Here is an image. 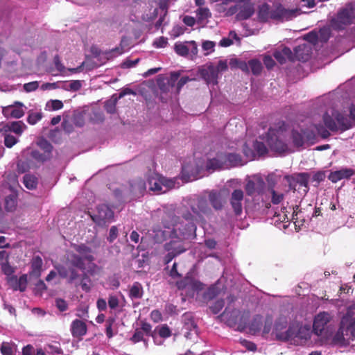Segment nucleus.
Listing matches in <instances>:
<instances>
[{"instance_id":"obj_1","label":"nucleus","mask_w":355,"mask_h":355,"mask_svg":"<svg viewBox=\"0 0 355 355\" xmlns=\"http://www.w3.org/2000/svg\"><path fill=\"white\" fill-rule=\"evenodd\" d=\"M349 119L338 111L332 110L331 114L326 112L323 116L325 126L331 131L338 130H346L352 127L355 122V105H351L349 108Z\"/></svg>"},{"instance_id":"obj_2","label":"nucleus","mask_w":355,"mask_h":355,"mask_svg":"<svg viewBox=\"0 0 355 355\" xmlns=\"http://www.w3.org/2000/svg\"><path fill=\"white\" fill-rule=\"evenodd\" d=\"M287 125L284 121H279L273 127L270 128L266 135V141L272 150L279 153L287 150Z\"/></svg>"},{"instance_id":"obj_3","label":"nucleus","mask_w":355,"mask_h":355,"mask_svg":"<svg viewBox=\"0 0 355 355\" xmlns=\"http://www.w3.org/2000/svg\"><path fill=\"white\" fill-rule=\"evenodd\" d=\"M85 259L75 253L68 254L67 261L64 265L55 266L58 275L62 278L68 279L69 283H73L78 279L79 275L75 268L80 270L85 269Z\"/></svg>"},{"instance_id":"obj_4","label":"nucleus","mask_w":355,"mask_h":355,"mask_svg":"<svg viewBox=\"0 0 355 355\" xmlns=\"http://www.w3.org/2000/svg\"><path fill=\"white\" fill-rule=\"evenodd\" d=\"M148 189L157 194L167 192L175 188V180L167 179L155 172H150L147 175Z\"/></svg>"},{"instance_id":"obj_5","label":"nucleus","mask_w":355,"mask_h":355,"mask_svg":"<svg viewBox=\"0 0 355 355\" xmlns=\"http://www.w3.org/2000/svg\"><path fill=\"white\" fill-rule=\"evenodd\" d=\"M354 18L355 8L350 3L338 12L337 17L331 20V26L342 29L344 26L350 24Z\"/></svg>"},{"instance_id":"obj_6","label":"nucleus","mask_w":355,"mask_h":355,"mask_svg":"<svg viewBox=\"0 0 355 355\" xmlns=\"http://www.w3.org/2000/svg\"><path fill=\"white\" fill-rule=\"evenodd\" d=\"M179 290L184 291L185 295L193 297L196 293L202 290L203 284L191 277H186L177 283Z\"/></svg>"},{"instance_id":"obj_7","label":"nucleus","mask_w":355,"mask_h":355,"mask_svg":"<svg viewBox=\"0 0 355 355\" xmlns=\"http://www.w3.org/2000/svg\"><path fill=\"white\" fill-rule=\"evenodd\" d=\"M196 226L193 222L186 220L184 224L176 225L173 228L171 236L179 239H189L195 234Z\"/></svg>"},{"instance_id":"obj_8","label":"nucleus","mask_w":355,"mask_h":355,"mask_svg":"<svg viewBox=\"0 0 355 355\" xmlns=\"http://www.w3.org/2000/svg\"><path fill=\"white\" fill-rule=\"evenodd\" d=\"M92 218L98 225L104 226L112 220L114 212L107 205H101L97 207L96 213Z\"/></svg>"},{"instance_id":"obj_9","label":"nucleus","mask_w":355,"mask_h":355,"mask_svg":"<svg viewBox=\"0 0 355 355\" xmlns=\"http://www.w3.org/2000/svg\"><path fill=\"white\" fill-rule=\"evenodd\" d=\"M299 14L297 9H286L282 5H279L272 9L270 17L276 20L288 21L296 17Z\"/></svg>"},{"instance_id":"obj_10","label":"nucleus","mask_w":355,"mask_h":355,"mask_svg":"<svg viewBox=\"0 0 355 355\" xmlns=\"http://www.w3.org/2000/svg\"><path fill=\"white\" fill-rule=\"evenodd\" d=\"M26 109L23 103L15 101L12 105L3 107L2 114L7 118L20 119L24 115Z\"/></svg>"},{"instance_id":"obj_11","label":"nucleus","mask_w":355,"mask_h":355,"mask_svg":"<svg viewBox=\"0 0 355 355\" xmlns=\"http://www.w3.org/2000/svg\"><path fill=\"white\" fill-rule=\"evenodd\" d=\"M165 250L168 252L164 257L166 263H168L176 256L186 250L182 243L179 241H171L164 245Z\"/></svg>"},{"instance_id":"obj_12","label":"nucleus","mask_w":355,"mask_h":355,"mask_svg":"<svg viewBox=\"0 0 355 355\" xmlns=\"http://www.w3.org/2000/svg\"><path fill=\"white\" fill-rule=\"evenodd\" d=\"M244 200V192L240 189H234L230 198V203L234 213L240 216L243 211V202Z\"/></svg>"},{"instance_id":"obj_13","label":"nucleus","mask_w":355,"mask_h":355,"mask_svg":"<svg viewBox=\"0 0 355 355\" xmlns=\"http://www.w3.org/2000/svg\"><path fill=\"white\" fill-rule=\"evenodd\" d=\"M315 139V134L310 130H293L292 132V139L295 146L300 147L304 145L306 141H311Z\"/></svg>"},{"instance_id":"obj_14","label":"nucleus","mask_w":355,"mask_h":355,"mask_svg":"<svg viewBox=\"0 0 355 355\" xmlns=\"http://www.w3.org/2000/svg\"><path fill=\"white\" fill-rule=\"evenodd\" d=\"M331 320V316L327 312H321L318 313L314 318L313 331L318 336L322 335V331L325 329L326 325Z\"/></svg>"},{"instance_id":"obj_15","label":"nucleus","mask_w":355,"mask_h":355,"mask_svg":"<svg viewBox=\"0 0 355 355\" xmlns=\"http://www.w3.org/2000/svg\"><path fill=\"white\" fill-rule=\"evenodd\" d=\"M239 11L236 15V18L239 20H245L250 18L254 12V4L251 0H239Z\"/></svg>"},{"instance_id":"obj_16","label":"nucleus","mask_w":355,"mask_h":355,"mask_svg":"<svg viewBox=\"0 0 355 355\" xmlns=\"http://www.w3.org/2000/svg\"><path fill=\"white\" fill-rule=\"evenodd\" d=\"M9 286L14 291H19L24 292L27 286L28 278L26 275H22L19 278L13 275L8 279Z\"/></svg>"},{"instance_id":"obj_17","label":"nucleus","mask_w":355,"mask_h":355,"mask_svg":"<svg viewBox=\"0 0 355 355\" xmlns=\"http://www.w3.org/2000/svg\"><path fill=\"white\" fill-rule=\"evenodd\" d=\"M200 75L207 84L212 83L216 85L218 83L217 79L218 70L213 65H209L207 67L201 69Z\"/></svg>"},{"instance_id":"obj_18","label":"nucleus","mask_w":355,"mask_h":355,"mask_svg":"<svg viewBox=\"0 0 355 355\" xmlns=\"http://www.w3.org/2000/svg\"><path fill=\"white\" fill-rule=\"evenodd\" d=\"M70 329L74 338L81 339L87 334V327L85 322L76 319L72 321Z\"/></svg>"},{"instance_id":"obj_19","label":"nucleus","mask_w":355,"mask_h":355,"mask_svg":"<svg viewBox=\"0 0 355 355\" xmlns=\"http://www.w3.org/2000/svg\"><path fill=\"white\" fill-rule=\"evenodd\" d=\"M311 48L305 44L299 45L294 49L293 57L295 60L306 62L310 58Z\"/></svg>"},{"instance_id":"obj_20","label":"nucleus","mask_w":355,"mask_h":355,"mask_svg":"<svg viewBox=\"0 0 355 355\" xmlns=\"http://www.w3.org/2000/svg\"><path fill=\"white\" fill-rule=\"evenodd\" d=\"M264 184V182L260 179H257L256 181L250 180L247 182L245 189L247 194L252 196L255 193L259 194L262 191Z\"/></svg>"},{"instance_id":"obj_21","label":"nucleus","mask_w":355,"mask_h":355,"mask_svg":"<svg viewBox=\"0 0 355 355\" xmlns=\"http://www.w3.org/2000/svg\"><path fill=\"white\" fill-rule=\"evenodd\" d=\"M223 159L226 168L243 166L244 164L241 156L237 153H223Z\"/></svg>"},{"instance_id":"obj_22","label":"nucleus","mask_w":355,"mask_h":355,"mask_svg":"<svg viewBox=\"0 0 355 355\" xmlns=\"http://www.w3.org/2000/svg\"><path fill=\"white\" fill-rule=\"evenodd\" d=\"M273 56L280 64H284L287 60L294 61L293 52L290 48L286 46L281 50L275 51Z\"/></svg>"},{"instance_id":"obj_23","label":"nucleus","mask_w":355,"mask_h":355,"mask_svg":"<svg viewBox=\"0 0 355 355\" xmlns=\"http://www.w3.org/2000/svg\"><path fill=\"white\" fill-rule=\"evenodd\" d=\"M354 174V171L351 168H341L338 171L331 172L329 175V180L332 182H337L342 179L349 178Z\"/></svg>"},{"instance_id":"obj_24","label":"nucleus","mask_w":355,"mask_h":355,"mask_svg":"<svg viewBox=\"0 0 355 355\" xmlns=\"http://www.w3.org/2000/svg\"><path fill=\"white\" fill-rule=\"evenodd\" d=\"M206 167L208 171L225 169L223 153L218 154L216 157L209 159L207 162Z\"/></svg>"},{"instance_id":"obj_25","label":"nucleus","mask_w":355,"mask_h":355,"mask_svg":"<svg viewBox=\"0 0 355 355\" xmlns=\"http://www.w3.org/2000/svg\"><path fill=\"white\" fill-rule=\"evenodd\" d=\"M146 187V182L141 179H138L131 184V192L135 198H140L145 193Z\"/></svg>"},{"instance_id":"obj_26","label":"nucleus","mask_w":355,"mask_h":355,"mask_svg":"<svg viewBox=\"0 0 355 355\" xmlns=\"http://www.w3.org/2000/svg\"><path fill=\"white\" fill-rule=\"evenodd\" d=\"M208 199L211 205L215 210L218 211L223 209V203L222 197L218 191L214 190L211 191L209 193Z\"/></svg>"},{"instance_id":"obj_27","label":"nucleus","mask_w":355,"mask_h":355,"mask_svg":"<svg viewBox=\"0 0 355 355\" xmlns=\"http://www.w3.org/2000/svg\"><path fill=\"white\" fill-rule=\"evenodd\" d=\"M26 128V125L21 121L9 123L3 127L5 132L10 131L18 135H21Z\"/></svg>"},{"instance_id":"obj_28","label":"nucleus","mask_w":355,"mask_h":355,"mask_svg":"<svg viewBox=\"0 0 355 355\" xmlns=\"http://www.w3.org/2000/svg\"><path fill=\"white\" fill-rule=\"evenodd\" d=\"M73 248L80 254V256L83 258V259L89 262L94 260V257L92 254V250L91 248L85 244H76L73 245Z\"/></svg>"},{"instance_id":"obj_29","label":"nucleus","mask_w":355,"mask_h":355,"mask_svg":"<svg viewBox=\"0 0 355 355\" xmlns=\"http://www.w3.org/2000/svg\"><path fill=\"white\" fill-rule=\"evenodd\" d=\"M343 326L347 327V331L350 334L352 340H355V318L346 315L342 318Z\"/></svg>"},{"instance_id":"obj_30","label":"nucleus","mask_w":355,"mask_h":355,"mask_svg":"<svg viewBox=\"0 0 355 355\" xmlns=\"http://www.w3.org/2000/svg\"><path fill=\"white\" fill-rule=\"evenodd\" d=\"M197 209L198 211H196L194 208L193 210L194 212L197 214H203L207 216H209L212 214L211 209L210 208L207 200L205 198H199L197 202Z\"/></svg>"},{"instance_id":"obj_31","label":"nucleus","mask_w":355,"mask_h":355,"mask_svg":"<svg viewBox=\"0 0 355 355\" xmlns=\"http://www.w3.org/2000/svg\"><path fill=\"white\" fill-rule=\"evenodd\" d=\"M144 290L139 282H135L130 288L129 297L132 299H140L142 297Z\"/></svg>"},{"instance_id":"obj_32","label":"nucleus","mask_w":355,"mask_h":355,"mask_svg":"<svg viewBox=\"0 0 355 355\" xmlns=\"http://www.w3.org/2000/svg\"><path fill=\"white\" fill-rule=\"evenodd\" d=\"M295 182L297 184L304 187V192L306 194L309 191V175L307 173H300L295 175Z\"/></svg>"},{"instance_id":"obj_33","label":"nucleus","mask_w":355,"mask_h":355,"mask_svg":"<svg viewBox=\"0 0 355 355\" xmlns=\"http://www.w3.org/2000/svg\"><path fill=\"white\" fill-rule=\"evenodd\" d=\"M303 329L302 328L298 329L297 327L295 326H290L288 329L286 331L284 335L279 336L278 337L280 338H284L285 340H290L295 338L301 337L300 334Z\"/></svg>"},{"instance_id":"obj_34","label":"nucleus","mask_w":355,"mask_h":355,"mask_svg":"<svg viewBox=\"0 0 355 355\" xmlns=\"http://www.w3.org/2000/svg\"><path fill=\"white\" fill-rule=\"evenodd\" d=\"M0 351L2 355H15L17 351V347L14 343L3 342Z\"/></svg>"},{"instance_id":"obj_35","label":"nucleus","mask_w":355,"mask_h":355,"mask_svg":"<svg viewBox=\"0 0 355 355\" xmlns=\"http://www.w3.org/2000/svg\"><path fill=\"white\" fill-rule=\"evenodd\" d=\"M43 264L42 259L39 256H35L32 259L31 274L37 277H39L41 275V269Z\"/></svg>"},{"instance_id":"obj_36","label":"nucleus","mask_w":355,"mask_h":355,"mask_svg":"<svg viewBox=\"0 0 355 355\" xmlns=\"http://www.w3.org/2000/svg\"><path fill=\"white\" fill-rule=\"evenodd\" d=\"M23 183L28 189H34L37 185V178L31 174H26L23 178Z\"/></svg>"},{"instance_id":"obj_37","label":"nucleus","mask_w":355,"mask_h":355,"mask_svg":"<svg viewBox=\"0 0 355 355\" xmlns=\"http://www.w3.org/2000/svg\"><path fill=\"white\" fill-rule=\"evenodd\" d=\"M262 327V317L259 315H255L250 324V331L256 334L261 330Z\"/></svg>"},{"instance_id":"obj_38","label":"nucleus","mask_w":355,"mask_h":355,"mask_svg":"<svg viewBox=\"0 0 355 355\" xmlns=\"http://www.w3.org/2000/svg\"><path fill=\"white\" fill-rule=\"evenodd\" d=\"M272 12V9H270V6L268 4H263L259 9V17L261 21H267L269 19H271L270 14Z\"/></svg>"},{"instance_id":"obj_39","label":"nucleus","mask_w":355,"mask_h":355,"mask_svg":"<svg viewBox=\"0 0 355 355\" xmlns=\"http://www.w3.org/2000/svg\"><path fill=\"white\" fill-rule=\"evenodd\" d=\"M196 15L198 21L200 23H203L208 17L211 16V12L207 8L200 7L196 10Z\"/></svg>"},{"instance_id":"obj_40","label":"nucleus","mask_w":355,"mask_h":355,"mask_svg":"<svg viewBox=\"0 0 355 355\" xmlns=\"http://www.w3.org/2000/svg\"><path fill=\"white\" fill-rule=\"evenodd\" d=\"M249 67L254 75H259L262 70L261 62L257 59H252L249 60Z\"/></svg>"},{"instance_id":"obj_41","label":"nucleus","mask_w":355,"mask_h":355,"mask_svg":"<svg viewBox=\"0 0 355 355\" xmlns=\"http://www.w3.org/2000/svg\"><path fill=\"white\" fill-rule=\"evenodd\" d=\"M345 335L348 336L347 327L343 326L342 320L340 321V327L334 336V340L338 342H343L345 340Z\"/></svg>"},{"instance_id":"obj_42","label":"nucleus","mask_w":355,"mask_h":355,"mask_svg":"<svg viewBox=\"0 0 355 355\" xmlns=\"http://www.w3.org/2000/svg\"><path fill=\"white\" fill-rule=\"evenodd\" d=\"M37 145L42 150H44V154H48V156L51 157L53 146L47 140L41 139L37 142Z\"/></svg>"},{"instance_id":"obj_43","label":"nucleus","mask_w":355,"mask_h":355,"mask_svg":"<svg viewBox=\"0 0 355 355\" xmlns=\"http://www.w3.org/2000/svg\"><path fill=\"white\" fill-rule=\"evenodd\" d=\"M174 49L177 54L182 55V56L187 55L189 54V51L187 46L182 42L175 43Z\"/></svg>"},{"instance_id":"obj_44","label":"nucleus","mask_w":355,"mask_h":355,"mask_svg":"<svg viewBox=\"0 0 355 355\" xmlns=\"http://www.w3.org/2000/svg\"><path fill=\"white\" fill-rule=\"evenodd\" d=\"M42 118V112H30L27 117V122L31 125L36 124Z\"/></svg>"},{"instance_id":"obj_45","label":"nucleus","mask_w":355,"mask_h":355,"mask_svg":"<svg viewBox=\"0 0 355 355\" xmlns=\"http://www.w3.org/2000/svg\"><path fill=\"white\" fill-rule=\"evenodd\" d=\"M31 156L37 162H44L50 159L48 154L42 153L37 150H33L31 153Z\"/></svg>"},{"instance_id":"obj_46","label":"nucleus","mask_w":355,"mask_h":355,"mask_svg":"<svg viewBox=\"0 0 355 355\" xmlns=\"http://www.w3.org/2000/svg\"><path fill=\"white\" fill-rule=\"evenodd\" d=\"M317 34L318 36V41L326 42L330 37V29L329 28L324 27L321 28Z\"/></svg>"},{"instance_id":"obj_47","label":"nucleus","mask_w":355,"mask_h":355,"mask_svg":"<svg viewBox=\"0 0 355 355\" xmlns=\"http://www.w3.org/2000/svg\"><path fill=\"white\" fill-rule=\"evenodd\" d=\"M271 202L274 205L279 204L284 198V195L282 193L277 192L275 189L270 190Z\"/></svg>"},{"instance_id":"obj_48","label":"nucleus","mask_w":355,"mask_h":355,"mask_svg":"<svg viewBox=\"0 0 355 355\" xmlns=\"http://www.w3.org/2000/svg\"><path fill=\"white\" fill-rule=\"evenodd\" d=\"M49 110H58L63 107V103L60 100H50L46 103Z\"/></svg>"},{"instance_id":"obj_49","label":"nucleus","mask_w":355,"mask_h":355,"mask_svg":"<svg viewBox=\"0 0 355 355\" xmlns=\"http://www.w3.org/2000/svg\"><path fill=\"white\" fill-rule=\"evenodd\" d=\"M18 141V139L10 134H6L4 136V145L7 148H12Z\"/></svg>"},{"instance_id":"obj_50","label":"nucleus","mask_w":355,"mask_h":355,"mask_svg":"<svg viewBox=\"0 0 355 355\" xmlns=\"http://www.w3.org/2000/svg\"><path fill=\"white\" fill-rule=\"evenodd\" d=\"M80 285L83 291L87 293L91 289V279L88 276L84 275L81 279Z\"/></svg>"},{"instance_id":"obj_51","label":"nucleus","mask_w":355,"mask_h":355,"mask_svg":"<svg viewBox=\"0 0 355 355\" xmlns=\"http://www.w3.org/2000/svg\"><path fill=\"white\" fill-rule=\"evenodd\" d=\"M16 206V202L13 196H7L5 199V208L7 211H12Z\"/></svg>"},{"instance_id":"obj_52","label":"nucleus","mask_w":355,"mask_h":355,"mask_svg":"<svg viewBox=\"0 0 355 355\" xmlns=\"http://www.w3.org/2000/svg\"><path fill=\"white\" fill-rule=\"evenodd\" d=\"M286 207H283L281 209V213L275 212L274 214V219H275V222H284L286 220H288V218L286 214Z\"/></svg>"},{"instance_id":"obj_53","label":"nucleus","mask_w":355,"mask_h":355,"mask_svg":"<svg viewBox=\"0 0 355 355\" xmlns=\"http://www.w3.org/2000/svg\"><path fill=\"white\" fill-rule=\"evenodd\" d=\"M184 329L187 331L195 330L197 327L196 322L191 318H188L187 315H184Z\"/></svg>"},{"instance_id":"obj_54","label":"nucleus","mask_w":355,"mask_h":355,"mask_svg":"<svg viewBox=\"0 0 355 355\" xmlns=\"http://www.w3.org/2000/svg\"><path fill=\"white\" fill-rule=\"evenodd\" d=\"M254 150L259 155H263L267 153V148L262 141H256L253 144Z\"/></svg>"},{"instance_id":"obj_55","label":"nucleus","mask_w":355,"mask_h":355,"mask_svg":"<svg viewBox=\"0 0 355 355\" xmlns=\"http://www.w3.org/2000/svg\"><path fill=\"white\" fill-rule=\"evenodd\" d=\"M53 62H54L55 67L58 72H60L61 73H64L67 71L66 67L61 62L59 55H56L54 57Z\"/></svg>"},{"instance_id":"obj_56","label":"nucleus","mask_w":355,"mask_h":355,"mask_svg":"<svg viewBox=\"0 0 355 355\" xmlns=\"http://www.w3.org/2000/svg\"><path fill=\"white\" fill-rule=\"evenodd\" d=\"M39 87V82L33 81L28 83H25L23 88L26 92H31L35 91Z\"/></svg>"},{"instance_id":"obj_57","label":"nucleus","mask_w":355,"mask_h":355,"mask_svg":"<svg viewBox=\"0 0 355 355\" xmlns=\"http://www.w3.org/2000/svg\"><path fill=\"white\" fill-rule=\"evenodd\" d=\"M131 340L133 343H138L143 340L146 343V340L144 339V333L139 329L135 330V334L131 338Z\"/></svg>"},{"instance_id":"obj_58","label":"nucleus","mask_w":355,"mask_h":355,"mask_svg":"<svg viewBox=\"0 0 355 355\" xmlns=\"http://www.w3.org/2000/svg\"><path fill=\"white\" fill-rule=\"evenodd\" d=\"M158 333L162 338H168L171 335V331L166 324L160 327Z\"/></svg>"},{"instance_id":"obj_59","label":"nucleus","mask_w":355,"mask_h":355,"mask_svg":"<svg viewBox=\"0 0 355 355\" xmlns=\"http://www.w3.org/2000/svg\"><path fill=\"white\" fill-rule=\"evenodd\" d=\"M284 179L286 180L288 184L290 190L295 191L297 182H295V175H286Z\"/></svg>"},{"instance_id":"obj_60","label":"nucleus","mask_w":355,"mask_h":355,"mask_svg":"<svg viewBox=\"0 0 355 355\" xmlns=\"http://www.w3.org/2000/svg\"><path fill=\"white\" fill-rule=\"evenodd\" d=\"M108 306L111 309H115L119 306V299L116 295H110L108 297Z\"/></svg>"},{"instance_id":"obj_61","label":"nucleus","mask_w":355,"mask_h":355,"mask_svg":"<svg viewBox=\"0 0 355 355\" xmlns=\"http://www.w3.org/2000/svg\"><path fill=\"white\" fill-rule=\"evenodd\" d=\"M225 302L223 300H217L211 306V309L214 314L218 313L224 306Z\"/></svg>"},{"instance_id":"obj_62","label":"nucleus","mask_w":355,"mask_h":355,"mask_svg":"<svg viewBox=\"0 0 355 355\" xmlns=\"http://www.w3.org/2000/svg\"><path fill=\"white\" fill-rule=\"evenodd\" d=\"M168 40L164 37H159L153 42V46L156 48H163L166 46Z\"/></svg>"},{"instance_id":"obj_63","label":"nucleus","mask_w":355,"mask_h":355,"mask_svg":"<svg viewBox=\"0 0 355 355\" xmlns=\"http://www.w3.org/2000/svg\"><path fill=\"white\" fill-rule=\"evenodd\" d=\"M304 40L311 44H316L318 41V36L315 32H310L304 36Z\"/></svg>"},{"instance_id":"obj_64","label":"nucleus","mask_w":355,"mask_h":355,"mask_svg":"<svg viewBox=\"0 0 355 355\" xmlns=\"http://www.w3.org/2000/svg\"><path fill=\"white\" fill-rule=\"evenodd\" d=\"M217 295L216 289L214 287H211L207 289L204 293V299L210 300L214 298Z\"/></svg>"}]
</instances>
